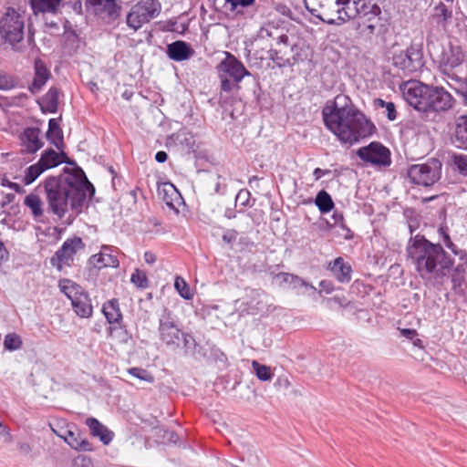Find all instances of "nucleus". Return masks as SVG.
<instances>
[{"mask_svg": "<svg viewBox=\"0 0 467 467\" xmlns=\"http://www.w3.org/2000/svg\"><path fill=\"white\" fill-rule=\"evenodd\" d=\"M322 117L326 128L345 144H356L377 130L374 123L347 95L339 94L333 100H327Z\"/></svg>", "mask_w": 467, "mask_h": 467, "instance_id": "obj_1", "label": "nucleus"}, {"mask_svg": "<svg viewBox=\"0 0 467 467\" xmlns=\"http://www.w3.org/2000/svg\"><path fill=\"white\" fill-rule=\"evenodd\" d=\"M44 189L49 210L59 218L64 217L69 206L77 213H80L88 194L95 192L81 168L74 169L67 175L48 177Z\"/></svg>", "mask_w": 467, "mask_h": 467, "instance_id": "obj_2", "label": "nucleus"}, {"mask_svg": "<svg viewBox=\"0 0 467 467\" xmlns=\"http://www.w3.org/2000/svg\"><path fill=\"white\" fill-rule=\"evenodd\" d=\"M407 253L416 271L423 279L444 275L452 263L440 244L430 242L424 235L417 234L409 241Z\"/></svg>", "mask_w": 467, "mask_h": 467, "instance_id": "obj_3", "label": "nucleus"}, {"mask_svg": "<svg viewBox=\"0 0 467 467\" xmlns=\"http://www.w3.org/2000/svg\"><path fill=\"white\" fill-rule=\"evenodd\" d=\"M403 94L411 107L425 113H444L455 104L454 98L444 88L419 81L408 82L403 88Z\"/></svg>", "mask_w": 467, "mask_h": 467, "instance_id": "obj_4", "label": "nucleus"}, {"mask_svg": "<svg viewBox=\"0 0 467 467\" xmlns=\"http://www.w3.org/2000/svg\"><path fill=\"white\" fill-rule=\"evenodd\" d=\"M307 11L327 25H342L349 19H354L358 7L352 5V12L347 8L344 0H304Z\"/></svg>", "mask_w": 467, "mask_h": 467, "instance_id": "obj_5", "label": "nucleus"}, {"mask_svg": "<svg viewBox=\"0 0 467 467\" xmlns=\"http://www.w3.org/2000/svg\"><path fill=\"white\" fill-rule=\"evenodd\" d=\"M438 61L440 70L446 77L448 85L462 95L467 78V66L462 63V54L449 49L438 57Z\"/></svg>", "mask_w": 467, "mask_h": 467, "instance_id": "obj_6", "label": "nucleus"}, {"mask_svg": "<svg viewBox=\"0 0 467 467\" xmlns=\"http://www.w3.org/2000/svg\"><path fill=\"white\" fill-rule=\"evenodd\" d=\"M221 90L231 93L240 89V82L244 77L251 76L244 64L230 52H225V57L217 66Z\"/></svg>", "mask_w": 467, "mask_h": 467, "instance_id": "obj_7", "label": "nucleus"}, {"mask_svg": "<svg viewBox=\"0 0 467 467\" xmlns=\"http://www.w3.org/2000/svg\"><path fill=\"white\" fill-rule=\"evenodd\" d=\"M25 16L14 8H7L0 20V36L12 46L16 51H20L19 43L24 38Z\"/></svg>", "mask_w": 467, "mask_h": 467, "instance_id": "obj_8", "label": "nucleus"}, {"mask_svg": "<svg viewBox=\"0 0 467 467\" xmlns=\"http://www.w3.org/2000/svg\"><path fill=\"white\" fill-rule=\"evenodd\" d=\"M58 287L71 301L74 312L82 318L92 316L93 306L88 294L79 285L69 279H61Z\"/></svg>", "mask_w": 467, "mask_h": 467, "instance_id": "obj_9", "label": "nucleus"}, {"mask_svg": "<svg viewBox=\"0 0 467 467\" xmlns=\"http://www.w3.org/2000/svg\"><path fill=\"white\" fill-rule=\"evenodd\" d=\"M407 175L414 184L430 187L441 176V162L438 159H429L424 163L413 164L408 168Z\"/></svg>", "mask_w": 467, "mask_h": 467, "instance_id": "obj_10", "label": "nucleus"}, {"mask_svg": "<svg viewBox=\"0 0 467 467\" xmlns=\"http://www.w3.org/2000/svg\"><path fill=\"white\" fill-rule=\"evenodd\" d=\"M161 5L158 0H140L134 5L126 17L127 26L134 31L149 23L161 13Z\"/></svg>", "mask_w": 467, "mask_h": 467, "instance_id": "obj_11", "label": "nucleus"}, {"mask_svg": "<svg viewBox=\"0 0 467 467\" xmlns=\"http://www.w3.org/2000/svg\"><path fill=\"white\" fill-rule=\"evenodd\" d=\"M354 5L358 7L357 16L364 19L359 24L360 33L366 36L370 37L375 35L378 29L382 26L381 24V9L371 0L356 1Z\"/></svg>", "mask_w": 467, "mask_h": 467, "instance_id": "obj_12", "label": "nucleus"}, {"mask_svg": "<svg viewBox=\"0 0 467 467\" xmlns=\"http://www.w3.org/2000/svg\"><path fill=\"white\" fill-rule=\"evenodd\" d=\"M392 65L405 76L413 74L424 65L422 50L416 46H410L406 50L394 53Z\"/></svg>", "mask_w": 467, "mask_h": 467, "instance_id": "obj_13", "label": "nucleus"}, {"mask_svg": "<svg viewBox=\"0 0 467 467\" xmlns=\"http://www.w3.org/2000/svg\"><path fill=\"white\" fill-rule=\"evenodd\" d=\"M159 332L161 341L175 350L181 346L182 329L176 317L165 309L159 320Z\"/></svg>", "mask_w": 467, "mask_h": 467, "instance_id": "obj_14", "label": "nucleus"}, {"mask_svg": "<svg viewBox=\"0 0 467 467\" xmlns=\"http://www.w3.org/2000/svg\"><path fill=\"white\" fill-rule=\"evenodd\" d=\"M357 155L363 161L374 165L389 166L391 162L389 150L378 141L359 148L357 150Z\"/></svg>", "mask_w": 467, "mask_h": 467, "instance_id": "obj_15", "label": "nucleus"}, {"mask_svg": "<svg viewBox=\"0 0 467 467\" xmlns=\"http://www.w3.org/2000/svg\"><path fill=\"white\" fill-rule=\"evenodd\" d=\"M83 246L84 244L79 237L66 240L62 246L51 257V265L58 270H61L64 265H69L77 251L83 248Z\"/></svg>", "mask_w": 467, "mask_h": 467, "instance_id": "obj_16", "label": "nucleus"}, {"mask_svg": "<svg viewBox=\"0 0 467 467\" xmlns=\"http://www.w3.org/2000/svg\"><path fill=\"white\" fill-rule=\"evenodd\" d=\"M257 37L262 40H271L270 46L294 47L287 29L284 26H276L274 23L265 24L257 32Z\"/></svg>", "mask_w": 467, "mask_h": 467, "instance_id": "obj_17", "label": "nucleus"}, {"mask_svg": "<svg viewBox=\"0 0 467 467\" xmlns=\"http://www.w3.org/2000/svg\"><path fill=\"white\" fill-rule=\"evenodd\" d=\"M158 195L171 210L179 213V207L183 202V199L172 183L165 182L159 185Z\"/></svg>", "mask_w": 467, "mask_h": 467, "instance_id": "obj_18", "label": "nucleus"}, {"mask_svg": "<svg viewBox=\"0 0 467 467\" xmlns=\"http://www.w3.org/2000/svg\"><path fill=\"white\" fill-rule=\"evenodd\" d=\"M40 130L38 128H26L20 135L22 153H35L40 150L44 142L39 139Z\"/></svg>", "mask_w": 467, "mask_h": 467, "instance_id": "obj_19", "label": "nucleus"}, {"mask_svg": "<svg viewBox=\"0 0 467 467\" xmlns=\"http://www.w3.org/2000/svg\"><path fill=\"white\" fill-rule=\"evenodd\" d=\"M116 248L110 245H102L101 250L99 254H96L90 257V263L94 267L99 269L103 267H113L119 266V260L113 252Z\"/></svg>", "mask_w": 467, "mask_h": 467, "instance_id": "obj_20", "label": "nucleus"}, {"mask_svg": "<svg viewBox=\"0 0 467 467\" xmlns=\"http://www.w3.org/2000/svg\"><path fill=\"white\" fill-rule=\"evenodd\" d=\"M85 3L92 7L96 15L105 14L111 19L117 18L121 9L116 0H85Z\"/></svg>", "mask_w": 467, "mask_h": 467, "instance_id": "obj_21", "label": "nucleus"}, {"mask_svg": "<svg viewBox=\"0 0 467 467\" xmlns=\"http://www.w3.org/2000/svg\"><path fill=\"white\" fill-rule=\"evenodd\" d=\"M64 441L72 449L78 451H90L93 450L91 443L75 425H68V431H67Z\"/></svg>", "mask_w": 467, "mask_h": 467, "instance_id": "obj_22", "label": "nucleus"}, {"mask_svg": "<svg viewBox=\"0 0 467 467\" xmlns=\"http://www.w3.org/2000/svg\"><path fill=\"white\" fill-rule=\"evenodd\" d=\"M35 75L34 79L29 86V90L33 93H38L50 78L51 73L47 67L46 63L40 59H35L34 63Z\"/></svg>", "mask_w": 467, "mask_h": 467, "instance_id": "obj_23", "label": "nucleus"}, {"mask_svg": "<svg viewBox=\"0 0 467 467\" xmlns=\"http://www.w3.org/2000/svg\"><path fill=\"white\" fill-rule=\"evenodd\" d=\"M166 53L171 60L183 61L189 59L194 54V50L185 41L177 40L167 46Z\"/></svg>", "mask_w": 467, "mask_h": 467, "instance_id": "obj_24", "label": "nucleus"}, {"mask_svg": "<svg viewBox=\"0 0 467 467\" xmlns=\"http://www.w3.org/2000/svg\"><path fill=\"white\" fill-rule=\"evenodd\" d=\"M327 268L338 282L343 284L350 282L352 268L342 257H337L333 262L329 263Z\"/></svg>", "mask_w": 467, "mask_h": 467, "instance_id": "obj_25", "label": "nucleus"}, {"mask_svg": "<svg viewBox=\"0 0 467 467\" xmlns=\"http://www.w3.org/2000/svg\"><path fill=\"white\" fill-rule=\"evenodd\" d=\"M109 337L113 344L118 347L131 345L133 341L132 335L121 322L109 326Z\"/></svg>", "mask_w": 467, "mask_h": 467, "instance_id": "obj_26", "label": "nucleus"}, {"mask_svg": "<svg viewBox=\"0 0 467 467\" xmlns=\"http://www.w3.org/2000/svg\"><path fill=\"white\" fill-rule=\"evenodd\" d=\"M86 424L89 428L90 433L94 437H99L103 444L108 445L113 440V432L107 429L95 418H88Z\"/></svg>", "mask_w": 467, "mask_h": 467, "instance_id": "obj_27", "label": "nucleus"}, {"mask_svg": "<svg viewBox=\"0 0 467 467\" xmlns=\"http://www.w3.org/2000/svg\"><path fill=\"white\" fill-rule=\"evenodd\" d=\"M452 141L458 148L467 150V114L457 119Z\"/></svg>", "mask_w": 467, "mask_h": 467, "instance_id": "obj_28", "label": "nucleus"}, {"mask_svg": "<svg viewBox=\"0 0 467 467\" xmlns=\"http://www.w3.org/2000/svg\"><path fill=\"white\" fill-rule=\"evenodd\" d=\"M205 187L211 194H224L227 190V179L218 173H211L205 181Z\"/></svg>", "mask_w": 467, "mask_h": 467, "instance_id": "obj_29", "label": "nucleus"}, {"mask_svg": "<svg viewBox=\"0 0 467 467\" xmlns=\"http://www.w3.org/2000/svg\"><path fill=\"white\" fill-rule=\"evenodd\" d=\"M59 94L60 90L57 88L51 87L39 102L41 110L43 112L56 113L58 107Z\"/></svg>", "mask_w": 467, "mask_h": 467, "instance_id": "obj_30", "label": "nucleus"}, {"mask_svg": "<svg viewBox=\"0 0 467 467\" xmlns=\"http://www.w3.org/2000/svg\"><path fill=\"white\" fill-rule=\"evenodd\" d=\"M275 277L280 280V285H288L291 289L310 288L316 290L312 285L293 274L282 272L278 273Z\"/></svg>", "mask_w": 467, "mask_h": 467, "instance_id": "obj_31", "label": "nucleus"}, {"mask_svg": "<svg viewBox=\"0 0 467 467\" xmlns=\"http://www.w3.org/2000/svg\"><path fill=\"white\" fill-rule=\"evenodd\" d=\"M47 139L52 143L57 149L63 150L64 148V137L63 131L59 127L56 119H50L48 121V130L46 133Z\"/></svg>", "mask_w": 467, "mask_h": 467, "instance_id": "obj_32", "label": "nucleus"}, {"mask_svg": "<svg viewBox=\"0 0 467 467\" xmlns=\"http://www.w3.org/2000/svg\"><path fill=\"white\" fill-rule=\"evenodd\" d=\"M102 312L110 326L120 323L122 315L119 310L118 299L107 301L102 306Z\"/></svg>", "mask_w": 467, "mask_h": 467, "instance_id": "obj_33", "label": "nucleus"}, {"mask_svg": "<svg viewBox=\"0 0 467 467\" xmlns=\"http://www.w3.org/2000/svg\"><path fill=\"white\" fill-rule=\"evenodd\" d=\"M62 0H29L35 15L38 13H57Z\"/></svg>", "mask_w": 467, "mask_h": 467, "instance_id": "obj_34", "label": "nucleus"}, {"mask_svg": "<svg viewBox=\"0 0 467 467\" xmlns=\"http://www.w3.org/2000/svg\"><path fill=\"white\" fill-rule=\"evenodd\" d=\"M279 48H270L268 51L269 58L276 62L278 66L284 67L289 64L288 55L293 50L294 47L277 46Z\"/></svg>", "mask_w": 467, "mask_h": 467, "instance_id": "obj_35", "label": "nucleus"}, {"mask_svg": "<svg viewBox=\"0 0 467 467\" xmlns=\"http://www.w3.org/2000/svg\"><path fill=\"white\" fill-rule=\"evenodd\" d=\"M315 204L317 206L321 213H327L333 210L334 202L330 196V194L325 190H321L317 192Z\"/></svg>", "mask_w": 467, "mask_h": 467, "instance_id": "obj_36", "label": "nucleus"}, {"mask_svg": "<svg viewBox=\"0 0 467 467\" xmlns=\"http://www.w3.org/2000/svg\"><path fill=\"white\" fill-rule=\"evenodd\" d=\"M38 162L44 171L57 167L60 164V161L58 160V152L53 149H47L42 153Z\"/></svg>", "mask_w": 467, "mask_h": 467, "instance_id": "obj_37", "label": "nucleus"}, {"mask_svg": "<svg viewBox=\"0 0 467 467\" xmlns=\"http://www.w3.org/2000/svg\"><path fill=\"white\" fill-rule=\"evenodd\" d=\"M24 204L30 209L35 218H39L43 215V202L38 195L34 193L28 194L24 200Z\"/></svg>", "mask_w": 467, "mask_h": 467, "instance_id": "obj_38", "label": "nucleus"}, {"mask_svg": "<svg viewBox=\"0 0 467 467\" xmlns=\"http://www.w3.org/2000/svg\"><path fill=\"white\" fill-rule=\"evenodd\" d=\"M432 16L439 25L444 27L448 21L451 18L452 12L446 6L445 4L440 2L434 6Z\"/></svg>", "mask_w": 467, "mask_h": 467, "instance_id": "obj_39", "label": "nucleus"}, {"mask_svg": "<svg viewBox=\"0 0 467 467\" xmlns=\"http://www.w3.org/2000/svg\"><path fill=\"white\" fill-rule=\"evenodd\" d=\"M373 104L375 108L384 109L382 113L389 121H394L397 119L398 112L393 102L385 101L384 99L379 98L374 99Z\"/></svg>", "mask_w": 467, "mask_h": 467, "instance_id": "obj_40", "label": "nucleus"}, {"mask_svg": "<svg viewBox=\"0 0 467 467\" xmlns=\"http://www.w3.org/2000/svg\"><path fill=\"white\" fill-rule=\"evenodd\" d=\"M252 368L258 379L262 381L271 380L274 374L269 366L259 363L256 360L252 361Z\"/></svg>", "mask_w": 467, "mask_h": 467, "instance_id": "obj_41", "label": "nucleus"}, {"mask_svg": "<svg viewBox=\"0 0 467 467\" xmlns=\"http://www.w3.org/2000/svg\"><path fill=\"white\" fill-rule=\"evenodd\" d=\"M451 166L460 174L467 176V155L453 154L451 156Z\"/></svg>", "mask_w": 467, "mask_h": 467, "instance_id": "obj_42", "label": "nucleus"}, {"mask_svg": "<svg viewBox=\"0 0 467 467\" xmlns=\"http://www.w3.org/2000/svg\"><path fill=\"white\" fill-rule=\"evenodd\" d=\"M23 345L20 336L16 333H9L5 337L4 347L8 351H15L21 348Z\"/></svg>", "mask_w": 467, "mask_h": 467, "instance_id": "obj_43", "label": "nucleus"}, {"mask_svg": "<svg viewBox=\"0 0 467 467\" xmlns=\"http://www.w3.org/2000/svg\"><path fill=\"white\" fill-rule=\"evenodd\" d=\"M44 169L37 161L36 164L29 166L26 170L24 182L26 185L31 184L40 174L44 172Z\"/></svg>", "mask_w": 467, "mask_h": 467, "instance_id": "obj_44", "label": "nucleus"}, {"mask_svg": "<svg viewBox=\"0 0 467 467\" xmlns=\"http://www.w3.org/2000/svg\"><path fill=\"white\" fill-rule=\"evenodd\" d=\"M130 282L140 289H145L149 286V279L146 273L140 269H135L131 274Z\"/></svg>", "mask_w": 467, "mask_h": 467, "instance_id": "obj_45", "label": "nucleus"}, {"mask_svg": "<svg viewBox=\"0 0 467 467\" xmlns=\"http://www.w3.org/2000/svg\"><path fill=\"white\" fill-rule=\"evenodd\" d=\"M174 286L182 298H192L193 294L192 293L189 285L184 281L183 278L177 276L175 279Z\"/></svg>", "mask_w": 467, "mask_h": 467, "instance_id": "obj_46", "label": "nucleus"}, {"mask_svg": "<svg viewBox=\"0 0 467 467\" xmlns=\"http://www.w3.org/2000/svg\"><path fill=\"white\" fill-rule=\"evenodd\" d=\"M328 227H336V226H340L342 229L346 230L347 231V235H346V238L347 239H349L352 237V235L350 234V230L346 227L345 223H344V217H343V214L337 211H335L332 214V222H329L327 221V222Z\"/></svg>", "mask_w": 467, "mask_h": 467, "instance_id": "obj_47", "label": "nucleus"}, {"mask_svg": "<svg viewBox=\"0 0 467 467\" xmlns=\"http://www.w3.org/2000/svg\"><path fill=\"white\" fill-rule=\"evenodd\" d=\"M128 372L131 376H133V377H135V378H137V379H139L140 380H143V381H146V382H153L154 381L153 376L150 373H149L144 368H130L128 369Z\"/></svg>", "mask_w": 467, "mask_h": 467, "instance_id": "obj_48", "label": "nucleus"}, {"mask_svg": "<svg viewBox=\"0 0 467 467\" xmlns=\"http://www.w3.org/2000/svg\"><path fill=\"white\" fill-rule=\"evenodd\" d=\"M400 336L404 337L410 340H412V343L416 347H422V341L417 337L418 332L413 328H399Z\"/></svg>", "mask_w": 467, "mask_h": 467, "instance_id": "obj_49", "label": "nucleus"}, {"mask_svg": "<svg viewBox=\"0 0 467 467\" xmlns=\"http://www.w3.org/2000/svg\"><path fill=\"white\" fill-rule=\"evenodd\" d=\"M181 341H182V347L184 348L185 354L195 350L196 341L191 334L182 332L181 336Z\"/></svg>", "mask_w": 467, "mask_h": 467, "instance_id": "obj_50", "label": "nucleus"}, {"mask_svg": "<svg viewBox=\"0 0 467 467\" xmlns=\"http://www.w3.org/2000/svg\"><path fill=\"white\" fill-rule=\"evenodd\" d=\"M250 198H251V193L248 190L246 189H242L238 192V193L236 194V197H235V203H239L240 205L242 206H253V203H250Z\"/></svg>", "mask_w": 467, "mask_h": 467, "instance_id": "obj_51", "label": "nucleus"}, {"mask_svg": "<svg viewBox=\"0 0 467 467\" xmlns=\"http://www.w3.org/2000/svg\"><path fill=\"white\" fill-rule=\"evenodd\" d=\"M439 234L442 237L443 243L447 248H449L454 254H458L456 245L451 242V237L448 234L447 227H440Z\"/></svg>", "mask_w": 467, "mask_h": 467, "instance_id": "obj_52", "label": "nucleus"}, {"mask_svg": "<svg viewBox=\"0 0 467 467\" xmlns=\"http://www.w3.org/2000/svg\"><path fill=\"white\" fill-rule=\"evenodd\" d=\"M231 6V11H237L239 7L246 8L254 5L255 0H224Z\"/></svg>", "mask_w": 467, "mask_h": 467, "instance_id": "obj_53", "label": "nucleus"}, {"mask_svg": "<svg viewBox=\"0 0 467 467\" xmlns=\"http://www.w3.org/2000/svg\"><path fill=\"white\" fill-rule=\"evenodd\" d=\"M16 86L15 79L7 75H0V89L8 90Z\"/></svg>", "mask_w": 467, "mask_h": 467, "instance_id": "obj_54", "label": "nucleus"}, {"mask_svg": "<svg viewBox=\"0 0 467 467\" xmlns=\"http://www.w3.org/2000/svg\"><path fill=\"white\" fill-rule=\"evenodd\" d=\"M1 185L4 187H8L17 193H22L25 192L24 189L18 183L12 182L5 177L2 178Z\"/></svg>", "mask_w": 467, "mask_h": 467, "instance_id": "obj_55", "label": "nucleus"}, {"mask_svg": "<svg viewBox=\"0 0 467 467\" xmlns=\"http://www.w3.org/2000/svg\"><path fill=\"white\" fill-rule=\"evenodd\" d=\"M290 386L291 382L286 376L278 377L275 383L276 389H287Z\"/></svg>", "mask_w": 467, "mask_h": 467, "instance_id": "obj_56", "label": "nucleus"}, {"mask_svg": "<svg viewBox=\"0 0 467 467\" xmlns=\"http://www.w3.org/2000/svg\"><path fill=\"white\" fill-rule=\"evenodd\" d=\"M76 467H94L90 458L86 456H79L75 460Z\"/></svg>", "mask_w": 467, "mask_h": 467, "instance_id": "obj_57", "label": "nucleus"}, {"mask_svg": "<svg viewBox=\"0 0 467 467\" xmlns=\"http://www.w3.org/2000/svg\"><path fill=\"white\" fill-rule=\"evenodd\" d=\"M319 285L327 294H330L334 291L333 283L329 280H322Z\"/></svg>", "mask_w": 467, "mask_h": 467, "instance_id": "obj_58", "label": "nucleus"}, {"mask_svg": "<svg viewBox=\"0 0 467 467\" xmlns=\"http://www.w3.org/2000/svg\"><path fill=\"white\" fill-rule=\"evenodd\" d=\"M17 448L24 454H28L32 451V447L27 442H19Z\"/></svg>", "mask_w": 467, "mask_h": 467, "instance_id": "obj_59", "label": "nucleus"}, {"mask_svg": "<svg viewBox=\"0 0 467 467\" xmlns=\"http://www.w3.org/2000/svg\"><path fill=\"white\" fill-rule=\"evenodd\" d=\"M16 196L14 193H6L4 197H3V200L1 202V206L4 208L5 207L6 205H8L9 203L13 202L14 200H15Z\"/></svg>", "mask_w": 467, "mask_h": 467, "instance_id": "obj_60", "label": "nucleus"}, {"mask_svg": "<svg viewBox=\"0 0 467 467\" xmlns=\"http://www.w3.org/2000/svg\"><path fill=\"white\" fill-rule=\"evenodd\" d=\"M144 260L147 264L152 265L156 262V255L150 251H146L144 253Z\"/></svg>", "mask_w": 467, "mask_h": 467, "instance_id": "obj_61", "label": "nucleus"}, {"mask_svg": "<svg viewBox=\"0 0 467 467\" xmlns=\"http://www.w3.org/2000/svg\"><path fill=\"white\" fill-rule=\"evenodd\" d=\"M188 135H190V134L185 131H182L177 134V137L179 138V137L183 136L184 137L183 140H184L186 146L192 147V145L193 144L192 137V136L188 137Z\"/></svg>", "mask_w": 467, "mask_h": 467, "instance_id": "obj_62", "label": "nucleus"}, {"mask_svg": "<svg viewBox=\"0 0 467 467\" xmlns=\"http://www.w3.org/2000/svg\"><path fill=\"white\" fill-rule=\"evenodd\" d=\"M167 159H168V154L163 150H160L155 154V160L159 163L165 162L167 161Z\"/></svg>", "mask_w": 467, "mask_h": 467, "instance_id": "obj_63", "label": "nucleus"}, {"mask_svg": "<svg viewBox=\"0 0 467 467\" xmlns=\"http://www.w3.org/2000/svg\"><path fill=\"white\" fill-rule=\"evenodd\" d=\"M330 172L329 170H322L320 168H316L313 171V175L315 176V179L317 181L325 174H328Z\"/></svg>", "mask_w": 467, "mask_h": 467, "instance_id": "obj_64", "label": "nucleus"}]
</instances>
